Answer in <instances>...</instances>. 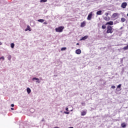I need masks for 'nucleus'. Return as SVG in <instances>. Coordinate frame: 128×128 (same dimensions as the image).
<instances>
[{
	"label": "nucleus",
	"instance_id": "obj_1",
	"mask_svg": "<svg viewBox=\"0 0 128 128\" xmlns=\"http://www.w3.org/2000/svg\"><path fill=\"white\" fill-rule=\"evenodd\" d=\"M114 32V28L110 26H107L106 34H112Z\"/></svg>",
	"mask_w": 128,
	"mask_h": 128
},
{
	"label": "nucleus",
	"instance_id": "obj_2",
	"mask_svg": "<svg viewBox=\"0 0 128 128\" xmlns=\"http://www.w3.org/2000/svg\"><path fill=\"white\" fill-rule=\"evenodd\" d=\"M64 28V26H61L58 28H56L55 30L56 32H62Z\"/></svg>",
	"mask_w": 128,
	"mask_h": 128
},
{
	"label": "nucleus",
	"instance_id": "obj_3",
	"mask_svg": "<svg viewBox=\"0 0 128 128\" xmlns=\"http://www.w3.org/2000/svg\"><path fill=\"white\" fill-rule=\"evenodd\" d=\"M92 12H91L89 14L87 17V20H92Z\"/></svg>",
	"mask_w": 128,
	"mask_h": 128
},
{
	"label": "nucleus",
	"instance_id": "obj_4",
	"mask_svg": "<svg viewBox=\"0 0 128 128\" xmlns=\"http://www.w3.org/2000/svg\"><path fill=\"white\" fill-rule=\"evenodd\" d=\"M127 6H128V3H126V2H124L122 3L121 5V8H126Z\"/></svg>",
	"mask_w": 128,
	"mask_h": 128
},
{
	"label": "nucleus",
	"instance_id": "obj_5",
	"mask_svg": "<svg viewBox=\"0 0 128 128\" xmlns=\"http://www.w3.org/2000/svg\"><path fill=\"white\" fill-rule=\"evenodd\" d=\"M112 18H118V13H114L112 15Z\"/></svg>",
	"mask_w": 128,
	"mask_h": 128
},
{
	"label": "nucleus",
	"instance_id": "obj_6",
	"mask_svg": "<svg viewBox=\"0 0 128 128\" xmlns=\"http://www.w3.org/2000/svg\"><path fill=\"white\" fill-rule=\"evenodd\" d=\"M32 80H36V82H37L38 84H40V79H38V78H34Z\"/></svg>",
	"mask_w": 128,
	"mask_h": 128
},
{
	"label": "nucleus",
	"instance_id": "obj_7",
	"mask_svg": "<svg viewBox=\"0 0 128 128\" xmlns=\"http://www.w3.org/2000/svg\"><path fill=\"white\" fill-rule=\"evenodd\" d=\"M114 24V22L112 21H110L109 22H107L106 24V26H112Z\"/></svg>",
	"mask_w": 128,
	"mask_h": 128
},
{
	"label": "nucleus",
	"instance_id": "obj_8",
	"mask_svg": "<svg viewBox=\"0 0 128 128\" xmlns=\"http://www.w3.org/2000/svg\"><path fill=\"white\" fill-rule=\"evenodd\" d=\"M86 21H84L83 22H82L80 24L81 28H84V27L86 26Z\"/></svg>",
	"mask_w": 128,
	"mask_h": 128
},
{
	"label": "nucleus",
	"instance_id": "obj_9",
	"mask_svg": "<svg viewBox=\"0 0 128 128\" xmlns=\"http://www.w3.org/2000/svg\"><path fill=\"white\" fill-rule=\"evenodd\" d=\"M76 54H82V50L80 49L76 50Z\"/></svg>",
	"mask_w": 128,
	"mask_h": 128
},
{
	"label": "nucleus",
	"instance_id": "obj_10",
	"mask_svg": "<svg viewBox=\"0 0 128 128\" xmlns=\"http://www.w3.org/2000/svg\"><path fill=\"white\" fill-rule=\"evenodd\" d=\"M88 38V36H86L82 38L81 40H86V38Z\"/></svg>",
	"mask_w": 128,
	"mask_h": 128
},
{
	"label": "nucleus",
	"instance_id": "obj_11",
	"mask_svg": "<svg viewBox=\"0 0 128 128\" xmlns=\"http://www.w3.org/2000/svg\"><path fill=\"white\" fill-rule=\"evenodd\" d=\"M121 126L122 128H124L126 126V123L123 122V123L121 124Z\"/></svg>",
	"mask_w": 128,
	"mask_h": 128
},
{
	"label": "nucleus",
	"instance_id": "obj_12",
	"mask_svg": "<svg viewBox=\"0 0 128 128\" xmlns=\"http://www.w3.org/2000/svg\"><path fill=\"white\" fill-rule=\"evenodd\" d=\"M104 20L106 22H108V20H110V17H104Z\"/></svg>",
	"mask_w": 128,
	"mask_h": 128
},
{
	"label": "nucleus",
	"instance_id": "obj_13",
	"mask_svg": "<svg viewBox=\"0 0 128 128\" xmlns=\"http://www.w3.org/2000/svg\"><path fill=\"white\" fill-rule=\"evenodd\" d=\"M28 30H29L30 32V30H30V26H28L27 28L25 30L26 32Z\"/></svg>",
	"mask_w": 128,
	"mask_h": 128
},
{
	"label": "nucleus",
	"instance_id": "obj_14",
	"mask_svg": "<svg viewBox=\"0 0 128 128\" xmlns=\"http://www.w3.org/2000/svg\"><path fill=\"white\" fill-rule=\"evenodd\" d=\"M102 10L98 11L96 12L97 16H100V15H102Z\"/></svg>",
	"mask_w": 128,
	"mask_h": 128
},
{
	"label": "nucleus",
	"instance_id": "obj_15",
	"mask_svg": "<svg viewBox=\"0 0 128 128\" xmlns=\"http://www.w3.org/2000/svg\"><path fill=\"white\" fill-rule=\"evenodd\" d=\"M86 112L83 111L81 112V116H86Z\"/></svg>",
	"mask_w": 128,
	"mask_h": 128
},
{
	"label": "nucleus",
	"instance_id": "obj_16",
	"mask_svg": "<svg viewBox=\"0 0 128 128\" xmlns=\"http://www.w3.org/2000/svg\"><path fill=\"white\" fill-rule=\"evenodd\" d=\"M26 92H27L28 94H30L32 90H30V88H28L26 89Z\"/></svg>",
	"mask_w": 128,
	"mask_h": 128
},
{
	"label": "nucleus",
	"instance_id": "obj_17",
	"mask_svg": "<svg viewBox=\"0 0 128 128\" xmlns=\"http://www.w3.org/2000/svg\"><path fill=\"white\" fill-rule=\"evenodd\" d=\"M38 22H44V20L40 19L38 20Z\"/></svg>",
	"mask_w": 128,
	"mask_h": 128
},
{
	"label": "nucleus",
	"instance_id": "obj_18",
	"mask_svg": "<svg viewBox=\"0 0 128 128\" xmlns=\"http://www.w3.org/2000/svg\"><path fill=\"white\" fill-rule=\"evenodd\" d=\"M121 22H126V18H121Z\"/></svg>",
	"mask_w": 128,
	"mask_h": 128
},
{
	"label": "nucleus",
	"instance_id": "obj_19",
	"mask_svg": "<svg viewBox=\"0 0 128 128\" xmlns=\"http://www.w3.org/2000/svg\"><path fill=\"white\" fill-rule=\"evenodd\" d=\"M106 25H102V30H104V29H106Z\"/></svg>",
	"mask_w": 128,
	"mask_h": 128
},
{
	"label": "nucleus",
	"instance_id": "obj_20",
	"mask_svg": "<svg viewBox=\"0 0 128 128\" xmlns=\"http://www.w3.org/2000/svg\"><path fill=\"white\" fill-rule=\"evenodd\" d=\"M48 2V0H40V2Z\"/></svg>",
	"mask_w": 128,
	"mask_h": 128
},
{
	"label": "nucleus",
	"instance_id": "obj_21",
	"mask_svg": "<svg viewBox=\"0 0 128 128\" xmlns=\"http://www.w3.org/2000/svg\"><path fill=\"white\" fill-rule=\"evenodd\" d=\"M11 48H14V43L11 44Z\"/></svg>",
	"mask_w": 128,
	"mask_h": 128
},
{
	"label": "nucleus",
	"instance_id": "obj_22",
	"mask_svg": "<svg viewBox=\"0 0 128 128\" xmlns=\"http://www.w3.org/2000/svg\"><path fill=\"white\" fill-rule=\"evenodd\" d=\"M4 60V56H2L1 58H0V60Z\"/></svg>",
	"mask_w": 128,
	"mask_h": 128
},
{
	"label": "nucleus",
	"instance_id": "obj_23",
	"mask_svg": "<svg viewBox=\"0 0 128 128\" xmlns=\"http://www.w3.org/2000/svg\"><path fill=\"white\" fill-rule=\"evenodd\" d=\"M66 50V48H61V50Z\"/></svg>",
	"mask_w": 128,
	"mask_h": 128
},
{
	"label": "nucleus",
	"instance_id": "obj_24",
	"mask_svg": "<svg viewBox=\"0 0 128 128\" xmlns=\"http://www.w3.org/2000/svg\"><path fill=\"white\" fill-rule=\"evenodd\" d=\"M8 60H12V56H8Z\"/></svg>",
	"mask_w": 128,
	"mask_h": 128
},
{
	"label": "nucleus",
	"instance_id": "obj_25",
	"mask_svg": "<svg viewBox=\"0 0 128 128\" xmlns=\"http://www.w3.org/2000/svg\"><path fill=\"white\" fill-rule=\"evenodd\" d=\"M122 87V84H120L118 86V88H120Z\"/></svg>",
	"mask_w": 128,
	"mask_h": 128
},
{
	"label": "nucleus",
	"instance_id": "obj_26",
	"mask_svg": "<svg viewBox=\"0 0 128 128\" xmlns=\"http://www.w3.org/2000/svg\"><path fill=\"white\" fill-rule=\"evenodd\" d=\"M112 88H116V86H112Z\"/></svg>",
	"mask_w": 128,
	"mask_h": 128
},
{
	"label": "nucleus",
	"instance_id": "obj_27",
	"mask_svg": "<svg viewBox=\"0 0 128 128\" xmlns=\"http://www.w3.org/2000/svg\"><path fill=\"white\" fill-rule=\"evenodd\" d=\"M105 14L106 16H108V13H106Z\"/></svg>",
	"mask_w": 128,
	"mask_h": 128
},
{
	"label": "nucleus",
	"instance_id": "obj_28",
	"mask_svg": "<svg viewBox=\"0 0 128 128\" xmlns=\"http://www.w3.org/2000/svg\"><path fill=\"white\" fill-rule=\"evenodd\" d=\"M44 24H48V22H44Z\"/></svg>",
	"mask_w": 128,
	"mask_h": 128
},
{
	"label": "nucleus",
	"instance_id": "obj_29",
	"mask_svg": "<svg viewBox=\"0 0 128 128\" xmlns=\"http://www.w3.org/2000/svg\"><path fill=\"white\" fill-rule=\"evenodd\" d=\"M11 106H12V107L14 106V104H11Z\"/></svg>",
	"mask_w": 128,
	"mask_h": 128
},
{
	"label": "nucleus",
	"instance_id": "obj_30",
	"mask_svg": "<svg viewBox=\"0 0 128 128\" xmlns=\"http://www.w3.org/2000/svg\"><path fill=\"white\" fill-rule=\"evenodd\" d=\"M66 110L68 111V108H66Z\"/></svg>",
	"mask_w": 128,
	"mask_h": 128
},
{
	"label": "nucleus",
	"instance_id": "obj_31",
	"mask_svg": "<svg viewBox=\"0 0 128 128\" xmlns=\"http://www.w3.org/2000/svg\"><path fill=\"white\" fill-rule=\"evenodd\" d=\"M76 44V46H79L80 44L79 43H77Z\"/></svg>",
	"mask_w": 128,
	"mask_h": 128
},
{
	"label": "nucleus",
	"instance_id": "obj_32",
	"mask_svg": "<svg viewBox=\"0 0 128 128\" xmlns=\"http://www.w3.org/2000/svg\"><path fill=\"white\" fill-rule=\"evenodd\" d=\"M11 110H14V108H11Z\"/></svg>",
	"mask_w": 128,
	"mask_h": 128
},
{
	"label": "nucleus",
	"instance_id": "obj_33",
	"mask_svg": "<svg viewBox=\"0 0 128 128\" xmlns=\"http://www.w3.org/2000/svg\"><path fill=\"white\" fill-rule=\"evenodd\" d=\"M2 44L0 42V46H2Z\"/></svg>",
	"mask_w": 128,
	"mask_h": 128
},
{
	"label": "nucleus",
	"instance_id": "obj_34",
	"mask_svg": "<svg viewBox=\"0 0 128 128\" xmlns=\"http://www.w3.org/2000/svg\"><path fill=\"white\" fill-rule=\"evenodd\" d=\"M66 114H68L69 112H66Z\"/></svg>",
	"mask_w": 128,
	"mask_h": 128
},
{
	"label": "nucleus",
	"instance_id": "obj_35",
	"mask_svg": "<svg viewBox=\"0 0 128 128\" xmlns=\"http://www.w3.org/2000/svg\"><path fill=\"white\" fill-rule=\"evenodd\" d=\"M69 128H74V127H70Z\"/></svg>",
	"mask_w": 128,
	"mask_h": 128
},
{
	"label": "nucleus",
	"instance_id": "obj_36",
	"mask_svg": "<svg viewBox=\"0 0 128 128\" xmlns=\"http://www.w3.org/2000/svg\"><path fill=\"white\" fill-rule=\"evenodd\" d=\"M82 104H84V103H82Z\"/></svg>",
	"mask_w": 128,
	"mask_h": 128
}]
</instances>
